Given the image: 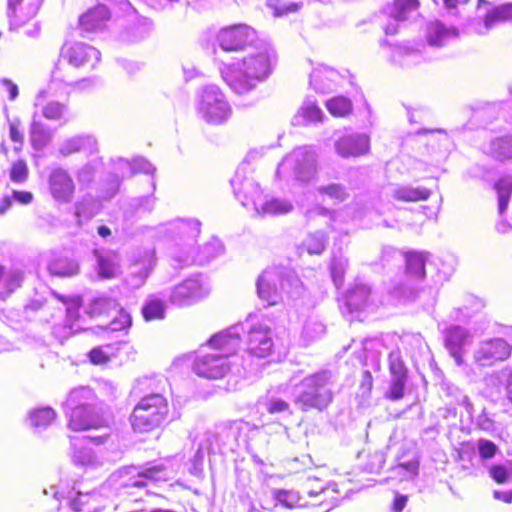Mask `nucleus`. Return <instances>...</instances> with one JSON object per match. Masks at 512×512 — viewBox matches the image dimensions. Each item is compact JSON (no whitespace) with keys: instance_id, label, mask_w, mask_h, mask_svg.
<instances>
[{"instance_id":"37","label":"nucleus","mask_w":512,"mask_h":512,"mask_svg":"<svg viewBox=\"0 0 512 512\" xmlns=\"http://www.w3.org/2000/svg\"><path fill=\"white\" fill-rule=\"evenodd\" d=\"M418 6V0H395L388 13L395 21H405L417 14Z\"/></svg>"},{"instance_id":"60","label":"nucleus","mask_w":512,"mask_h":512,"mask_svg":"<svg viewBox=\"0 0 512 512\" xmlns=\"http://www.w3.org/2000/svg\"><path fill=\"white\" fill-rule=\"evenodd\" d=\"M28 177V167L23 160H18L13 163L10 170V179L14 183H23Z\"/></svg>"},{"instance_id":"5","label":"nucleus","mask_w":512,"mask_h":512,"mask_svg":"<svg viewBox=\"0 0 512 512\" xmlns=\"http://www.w3.org/2000/svg\"><path fill=\"white\" fill-rule=\"evenodd\" d=\"M258 297L268 306L276 305L283 301L284 295L295 299L303 291V286L296 274L283 268H269L258 277Z\"/></svg>"},{"instance_id":"1","label":"nucleus","mask_w":512,"mask_h":512,"mask_svg":"<svg viewBox=\"0 0 512 512\" xmlns=\"http://www.w3.org/2000/svg\"><path fill=\"white\" fill-rule=\"evenodd\" d=\"M155 382L154 378L143 377L138 379L132 388V395L140 398L129 418L134 432L153 431L168 415V402L160 393L154 392Z\"/></svg>"},{"instance_id":"17","label":"nucleus","mask_w":512,"mask_h":512,"mask_svg":"<svg viewBox=\"0 0 512 512\" xmlns=\"http://www.w3.org/2000/svg\"><path fill=\"white\" fill-rule=\"evenodd\" d=\"M473 338V334L470 330L459 325H451L445 330V347L458 366L464 364L463 357L466 353V348L472 344Z\"/></svg>"},{"instance_id":"41","label":"nucleus","mask_w":512,"mask_h":512,"mask_svg":"<svg viewBox=\"0 0 512 512\" xmlns=\"http://www.w3.org/2000/svg\"><path fill=\"white\" fill-rule=\"evenodd\" d=\"M487 153L497 160H512V134L492 140Z\"/></svg>"},{"instance_id":"14","label":"nucleus","mask_w":512,"mask_h":512,"mask_svg":"<svg viewBox=\"0 0 512 512\" xmlns=\"http://www.w3.org/2000/svg\"><path fill=\"white\" fill-rule=\"evenodd\" d=\"M511 346L502 338L485 339L473 350L474 363L479 367H491L509 358Z\"/></svg>"},{"instance_id":"25","label":"nucleus","mask_w":512,"mask_h":512,"mask_svg":"<svg viewBox=\"0 0 512 512\" xmlns=\"http://www.w3.org/2000/svg\"><path fill=\"white\" fill-rule=\"evenodd\" d=\"M323 110L312 97H306L297 112L291 119L293 126H309L323 123L325 119Z\"/></svg>"},{"instance_id":"30","label":"nucleus","mask_w":512,"mask_h":512,"mask_svg":"<svg viewBox=\"0 0 512 512\" xmlns=\"http://www.w3.org/2000/svg\"><path fill=\"white\" fill-rule=\"evenodd\" d=\"M339 77L336 70L321 65L312 71L310 85L316 92L326 93L336 86Z\"/></svg>"},{"instance_id":"35","label":"nucleus","mask_w":512,"mask_h":512,"mask_svg":"<svg viewBox=\"0 0 512 512\" xmlns=\"http://www.w3.org/2000/svg\"><path fill=\"white\" fill-rule=\"evenodd\" d=\"M89 440L86 437L72 439V460L77 465L95 466L97 459L91 448L87 447Z\"/></svg>"},{"instance_id":"28","label":"nucleus","mask_w":512,"mask_h":512,"mask_svg":"<svg viewBox=\"0 0 512 512\" xmlns=\"http://www.w3.org/2000/svg\"><path fill=\"white\" fill-rule=\"evenodd\" d=\"M78 152L90 154L97 152L96 138L90 134L76 135L64 140L59 147V153L63 156Z\"/></svg>"},{"instance_id":"8","label":"nucleus","mask_w":512,"mask_h":512,"mask_svg":"<svg viewBox=\"0 0 512 512\" xmlns=\"http://www.w3.org/2000/svg\"><path fill=\"white\" fill-rule=\"evenodd\" d=\"M197 115L211 125H223L233 114L224 92L214 84L204 86L196 102Z\"/></svg>"},{"instance_id":"21","label":"nucleus","mask_w":512,"mask_h":512,"mask_svg":"<svg viewBox=\"0 0 512 512\" xmlns=\"http://www.w3.org/2000/svg\"><path fill=\"white\" fill-rule=\"evenodd\" d=\"M336 153L342 158L359 157L370 150V139L362 133L347 134L334 143Z\"/></svg>"},{"instance_id":"59","label":"nucleus","mask_w":512,"mask_h":512,"mask_svg":"<svg viewBox=\"0 0 512 512\" xmlns=\"http://www.w3.org/2000/svg\"><path fill=\"white\" fill-rule=\"evenodd\" d=\"M406 380L407 377H392L386 397L391 400L401 399L404 395Z\"/></svg>"},{"instance_id":"53","label":"nucleus","mask_w":512,"mask_h":512,"mask_svg":"<svg viewBox=\"0 0 512 512\" xmlns=\"http://www.w3.org/2000/svg\"><path fill=\"white\" fill-rule=\"evenodd\" d=\"M420 58L418 51L409 46H399L393 53V60L402 66H409Z\"/></svg>"},{"instance_id":"62","label":"nucleus","mask_w":512,"mask_h":512,"mask_svg":"<svg viewBox=\"0 0 512 512\" xmlns=\"http://www.w3.org/2000/svg\"><path fill=\"white\" fill-rule=\"evenodd\" d=\"M325 333V326L318 321H309L303 328V336L308 340H314Z\"/></svg>"},{"instance_id":"48","label":"nucleus","mask_w":512,"mask_h":512,"mask_svg":"<svg viewBox=\"0 0 512 512\" xmlns=\"http://www.w3.org/2000/svg\"><path fill=\"white\" fill-rule=\"evenodd\" d=\"M224 253L223 243L218 238H212L196 253V261L199 263L208 262Z\"/></svg>"},{"instance_id":"11","label":"nucleus","mask_w":512,"mask_h":512,"mask_svg":"<svg viewBox=\"0 0 512 512\" xmlns=\"http://www.w3.org/2000/svg\"><path fill=\"white\" fill-rule=\"evenodd\" d=\"M90 312L93 315H110L116 313V316L106 326L109 331H121L130 327L132 320L128 312H126L119 304L116 292H104L95 297L90 304Z\"/></svg>"},{"instance_id":"19","label":"nucleus","mask_w":512,"mask_h":512,"mask_svg":"<svg viewBox=\"0 0 512 512\" xmlns=\"http://www.w3.org/2000/svg\"><path fill=\"white\" fill-rule=\"evenodd\" d=\"M156 264L153 250H145L133 256L127 276V283L133 288L141 287Z\"/></svg>"},{"instance_id":"40","label":"nucleus","mask_w":512,"mask_h":512,"mask_svg":"<svg viewBox=\"0 0 512 512\" xmlns=\"http://www.w3.org/2000/svg\"><path fill=\"white\" fill-rule=\"evenodd\" d=\"M98 212L96 200L91 195L83 196L75 204V218L79 226L93 218Z\"/></svg>"},{"instance_id":"10","label":"nucleus","mask_w":512,"mask_h":512,"mask_svg":"<svg viewBox=\"0 0 512 512\" xmlns=\"http://www.w3.org/2000/svg\"><path fill=\"white\" fill-rule=\"evenodd\" d=\"M240 334L245 328L248 330L247 349L249 353L258 358H265L272 352L274 342L269 320L258 315L250 314L243 324Z\"/></svg>"},{"instance_id":"46","label":"nucleus","mask_w":512,"mask_h":512,"mask_svg":"<svg viewBox=\"0 0 512 512\" xmlns=\"http://www.w3.org/2000/svg\"><path fill=\"white\" fill-rule=\"evenodd\" d=\"M495 189L498 194V211L502 215L508 206L510 195L512 193V176L501 178L496 184Z\"/></svg>"},{"instance_id":"56","label":"nucleus","mask_w":512,"mask_h":512,"mask_svg":"<svg viewBox=\"0 0 512 512\" xmlns=\"http://www.w3.org/2000/svg\"><path fill=\"white\" fill-rule=\"evenodd\" d=\"M155 205V199L152 196H141L131 200L129 206L133 213L144 214L150 213Z\"/></svg>"},{"instance_id":"32","label":"nucleus","mask_w":512,"mask_h":512,"mask_svg":"<svg viewBox=\"0 0 512 512\" xmlns=\"http://www.w3.org/2000/svg\"><path fill=\"white\" fill-rule=\"evenodd\" d=\"M512 21V4L507 3L492 8L485 16L483 25L476 29L478 34H486L496 25Z\"/></svg>"},{"instance_id":"49","label":"nucleus","mask_w":512,"mask_h":512,"mask_svg":"<svg viewBox=\"0 0 512 512\" xmlns=\"http://www.w3.org/2000/svg\"><path fill=\"white\" fill-rule=\"evenodd\" d=\"M327 243V237L323 232L317 231L310 233L302 242V247L309 254H321Z\"/></svg>"},{"instance_id":"18","label":"nucleus","mask_w":512,"mask_h":512,"mask_svg":"<svg viewBox=\"0 0 512 512\" xmlns=\"http://www.w3.org/2000/svg\"><path fill=\"white\" fill-rule=\"evenodd\" d=\"M376 305L371 288L364 283H355L344 295L341 309L343 313L352 314L374 308Z\"/></svg>"},{"instance_id":"34","label":"nucleus","mask_w":512,"mask_h":512,"mask_svg":"<svg viewBox=\"0 0 512 512\" xmlns=\"http://www.w3.org/2000/svg\"><path fill=\"white\" fill-rule=\"evenodd\" d=\"M458 32L453 27H446L442 23L435 21L427 26V40L431 46H442L452 38H456Z\"/></svg>"},{"instance_id":"64","label":"nucleus","mask_w":512,"mask_h":512,"mask_svg":"<svg viewBox=\"0 0 512 512\" xmlns=\"http://www.w3.org/2000/svg\"><path fill=\"white\" fill-rule=\"evenodd\" d=\"M489 473L497 483H505L511 475L510 469L504 465L492 466Z\"/></svg>"},{"instance_id":"6","label":"nucleus","mask_w":512,"mask_h":512,"mask_svg":"<svg viewBox=\"0 0 512 512\" xmlns=\"http://www.w3.org/2000/svg\"><path fill=\"white\" fill-rule=\"evenodd\" d=\"M96 396L89 387H78L70 391L65 403L68 426L74 431L99 428L105 420L96 412Z\"/></svg>"},{"instance_id":"51","label":"nucleus","mask_w":512,"mask_h":512,"mask_svg":"<svg viewBox=\"0 0 512 512\" xmlns=\"http://www.w3.org/2000/svg\"><path fill=\"white\" fill-rule=\"evenodd\" d=\"M142 313L146 320L163 318L165 313L163 301L154 296L149 297L142 308Z\"/></svg>"},{"instance_id":"3","label":"nucleus","mask_w":512,"mask_h":512,"mask_svg":"<svg viewBox=\"0 0 512 512\" xmlns=\"http://www.w3.org/2000/svg\"><path fill=\"white\" fill-rule=\"evenodd\" d=\"M241 330L240 325H233L212 336L209 344L219 353L198 356L193 364L195 373L208 379L223 377L229 370L227 357L233 355L240 346Z\"/></svg>"},{"instance_id":"22","label":"nucleus","mask_w":512,"mask_h":512,"mask_svg":"<svg viewBox=\"0 0 512 512\" xmlns=\"http://www.w3.org/2000/svg\"><path fill=\"white\" fill-rule=\"evenodd\" d=\"M133 474L129 482L123 483L125 487H144L147 481H167L172 478L174 469L163 463L151 465L141 471H136V468H130L127 474Z\"/></svg>"},{"instance_id":"58","label":"nucleus","mask_w":512,"mask_h":512,"mask_svg":"<svg viewBox=\"0 0 512 512\" xmlns=\"http://www.w3.org/2000/svg\"><path fill=\"white\" fill-rule=\"evenodd\" d=\"M135 169L134 160L132 162L123 158L114 160V170L117 178H129L135 174Z\"/></svg>"},{"instance_id":"23","label":"nucleus","mask_w":512,"mask_h":512,"mask_svg":"<svg viewBox=\"0 0 512 512\" xmlns=\"http://www.w3.org/2000/svg\"><path fill=\"white\" fill-rule=\"evenodd\" d=\"M96 83L97 79L95 77L83 78L79 81H75L74 76L72 74V69L68 67L65 63H62L60 60H57L51 72L49 90L56 91L58 84L73 86L77 89H87L95 86Z\"/></svg>"},{"instance_id":"47","label":"nucleus","mask_w":512,"mask_h":512,"mask_svg":"<svg viewBox=\"0 0 512 512\" xmlns=\"http://www.w3.org/2000/svg\"><path fill=\"white\" fill-rule=\"evenodd\" d=\"M266 5L275 17H282L299 11L303 3L287 0H267Z\"/></svg>"},{"instance_id":"42","label":"nucleus","mask_w":512,"mask_h":512,"mask_svg":"<svg viewBox=\"0 0 512 512\" xmlns=\"http://www.w3.org/2000/svg\"><path fill=\"white\" fill-rule=\"evenodd\" d=\"M48 270L55 276L71 277L78 274L79 265L72 259L57 258L49 263Z\"/></svg>"},{"instance_id":"45","label":"nucleus","mask_w":512,"mask_h":512,"mask_svg":"<svg viewBox=\"0 0 512 512\" xmlns=\"http://www.w3.org/2000/svg\"><path fill=\"white\" fill-rule=\"evenodd\" d=\"M271 495L277 504H280L286 508L293 509L301 506V496L298 491L273 489L271 491Z\"/></svg>"},{"instance_id":"52","label":"nucleus","mask_w":512,"mask_h":512,"mask_svg":"<svg viewBox=\"0 0 512 512\" xmlns=\"http://www.w3.org/2000/svg\"><path fill=\"white\" fill-rule=\"evenodd\" d=\"M393 478L399 481L411 480L418 474V462L409 461L407 463H400L393 467L391 470Z\"/></svg>"},{"instance_id":"24","label":"nucleus","mask_w":512,"mask_h":512,"mask_svg":"<svg viewBox=\"0 0 512 512\" xmlns=\"http://www.w3.org/2000/svg\"><path fill=\"white\" fill-rule=\"evenodd\" d=\"M43 0H8L10 24L20 27L35 17Z\"/></svg>"},{"instance_id":"27","label":"nucleus","mask_w":512,"mask_h":512,"mask_svg":"<svg viewBox=\"0 0 512 512\" xmlns=\"http://www.w3.org/2000/svg\"><path fill=\"white\" fill-rule=\"evenodd\" d=\"M110 19V11L108 8L99 4L79 17V27L83 32L102 31Z\"/></svg>"},{"instance_id":"61","label":"nucleus","mask_w":512,"mask_h":512,"mask_svg":"<svg viewBox=\"0 0 512 512\" xmlns=\"http://www.w3.org/2000/svg\"><path fill=\"white\" fill-rule=\"evenodd\" d=\"M477 449L482 459H491L498 452L497 445L487 439L481 438L477 441Z\"/></svg>"},{"instance_id":"31","label":"nucleus","mask_w":512,"mask_h":512,"mask_svg":"<svg viewBox=\"0 0 512 512\" xmlns=\"http://www.w3.org/2000/svg\"><path fill=\"white\" fill-rule=\"evenodd\" d=\"M23 280L24 274L21 269L0 265V299L8 298L21 287Z\"/></svg>"},{"instance_id":"16","label":"nucleus","mask_w":512,"mask_h":512,"mask_svg":"<svg viewBox=\"0 0 512 512\" xmlns=\"http://www.w3.org/2000/svg\"><path fill=\"white\" fill-rule=\"evenodd\" d=\"M256 38V32L253 28L238 24L221 29L216 41L223 51H238L251 45Z\"/></svg>"},{"instance_id":"38","label":"nucleus","mask_w":512,"mask_h":512,"mask_svg":"<svg viewBox=\"0 0 512 512\" xmlns=\"http://www.w3.org/2000/svg\"><path fill=\"white\" fill-rule=\"evenodd\" d=\"M431 191L424 187L397 186L392 190V197L399 201L415 202L426 200Z\"/></svg>"},{"instance_id":"29","label":"nucleus","mask_w":512,"mask_h":512,"mask_svg":"<svg viewBox=\"0 0 512 512\" xmlns=\"http://www.w3.org/2000/svg\"><path fill=\"white\" fill-rule=\"evenodd\" d=\"M253 209L255 214L259 216H277L291 212L293 204L286 199L262 195L261 200L256 203Z\"/></svg>"},{"instance_id":"54","label":"nucleus","mask_w":512,"mask_h":512,"mask_svg":"<svg viewBox=\"0 0 512 512\" xmlns=\"http://www.w3.org/2000/svg\"><path fill=\"white\" fill-rule=\"evenodd\" d=\"M317 191L321 195H327L329 198L336 202H343L348 198V192L346 188L337 183H332L327 186H320Z\"/></svg>"},{"instance_id":"55","label":"nucleus","mask_w":512,"mask_h":512,"mask_svg":"<svg viewBox=\"0 0 512 512\" xmlns=\"http://www.w3.org/2000/svg\"><path fill=\"white\" fill-rule=\"evenodd\" d=\"M388 360L391 377H407V369L398 349L390 352Z\"/></svg>"},{"instance_id":"44","label":"nucleus","mask_w":512,"mask_h":512,"mask_svg":"<svg viewBox=\"0 0 512 512\" xmlns=\"http://www.w3.org/2000/svg\"><path fill=\"white\" fill-rule=\"evenodd\" d=\"M56 413L51 407H42L32 410L29 413L31 426L37 429H44L55 419Z\"/></svg>"},{"instance_id":"26","label":"nucleus","mask_w":512,"mask_h":512,"mask_svg":"<svg viewBox=\"0 0 512 512\" xmlns=\"http://www.w3.org/2000/svg\"><path fill=\"white\" fill-rule=\"evenodd\" d=\"M47 91L42 90L38 93L35 107L40 108L41 114L44 118L50 121H57L59 124L65 125L71 119L69 107L66 103H61L58 101H48L43 103Z\"/></svg>"},{"instance_id":"2","label":"nucleus","mask_w":512,"mask_h":512,"mask_svg":"<svg viewBox=\"0 0 512 512\" xmlns=\"http://www.w3.org/2000/svg\"><path fill=\"white\" fill-rule=\"evenodd\" d=\"M273 56V51L264 47L256 54L226 65L222 77L234 93L247 94L269 76Z\"/></svg>"},{"instance_id":"4","label":"nucleus","mask_w":512,"mask_h":512,"mask_svg":"<svg viewBox=\"0 0 512 512\" xmlns=\"http://www.w3.org/2000/svg\"><path fill=\"white\" fill-rule=\"evenodd\" d=\"M335 380L329 370H321L304 377L295 383L292 390L293 401L302 411L325 410L334 398Z\"/></svg>"},{"instance_id":"15","label":"nucleus","mask_w":512,"mask_h":512,"mask_svg":"<svg viewBox=\"0 0 512 512\" xmlns=\"http://www.w3.org/2000/svg\"><path fill=\"white\" fill-rule=\"evenodd\" d=\"M210 292V287L201 278H189L175 286L169 295V300L176 306H188Z\"/></svg>"},{"instance_id":"9","label":"nucleus","mask_w":512,"mask_h":512,"mask_svg":"<svg viewBox=\"0 0 512 512\" xmlns=\"http://www.w3.org/2000/svg\"><path fill=\"white\" fill-rule=\"evenodd\" d=\"M173 233V259L179 265H191L196 261V239L200 234V222L195 219H176L169 223Z\"/></svg>"},{"instance_id":"43","label":"nucleus","mask_w":512,"mask_h":512,"mask_svg":"<svg viewBox=\"0 0 512 512\" xmlns=\"http://www.w3.org/2000/svg\"><path fill=\"white\" fill-rule=\"evenodd\" d=\"M407 273L415 278L425 276L426 254L423 252H410L405 256Z\"/></svg>"},{"instance_id":"12","label":"nucleus","mask_w":512,"mask_h":512,"mask_svg":"<svg viewBox=\"0 0 512 512\" xmlns=\"http://www.w3.org/2000/svg\"><path fill=\"white\" fill-rule=\"evenodd\" d=\"M236 199L244 207H252L261 200L263 195L258 182L253 177V172L248 164L238 166L234 176L230 180Z\"/></svg>"},{"instance_id":"36","label":"nucleus","mask_w":512,"mask_h":512,"mask_svg":"<svg viewBox=\"0 0 512 512\" xmlns=\"http://www.w3.org/2000/svg\"><path fill=\"white\" fill-rule=\"evenodd\" d=\"M484 307V303L473 295H468L464 299V303L455 308L452 312L451 318L454 321L465 322L469 320L474 314L480 312Z\"/></svg>"},{"instance_id":"57","label":"nucleus","mask_w":512,"mask_h":512,"mask_svg":"<svg viewBox=\"0 0 512 512\" xmlns=\"http://www.w3.org/2000/svg\"><path fill=\"white\" fill-rule=\"evenodd\" d=\"M348 266V260L346 258H334L331 263V276L334 284L339 287L343 283L344 274Z\"/></svg>"},{"instance_id":"7","label":"nucleus","mask_w":512,"mask_h":512,"mask_svg":"<svg viewBox=\"0 0 512 512\" xmlns=\"http://www.w3.org/2000/svg\"><path fill=\"white\" fill-rule=\"evenodd\" d=\"M317 172V153L312 146H300L279 163L276 177L287 183H307Z\"/></svg>"},{"instance_id":"33","label":"nucleus","mask_w":512,"mask_h":512,"mask_svg":"<svg viewBox=\"0 0 512 512\" xmlns=\"http://www.w3.org/2000/svg\"><path fill=\"white\" fill-rule=\"evenodd\" d=\"M97 261V272L101 278L110 279L117 276L119 272V257L115 252L94 251Z\"/></svg>"},{"instance_id":"20","label":"nucleus","mask_w":512,"mask_h":512,"mask_svg":"<svg viewBox=\"0 0 512 512\" xmlns=\"http://www.w3.org/2000/svg\"><path fill=\"white\" fill-rule=\"evenodd\" d=\"M48 183L50 194L57 203L67 204L71 202L75 192V184L67 171L61 168L53 170Z\"/></svg>"},{"instance_id":"39","label":"nucleus","mask_w":512,"mask_h":512,"mask_svg":"<svg viewBox=\"0 0 512 512\" xmlns=\"http://www.w3.org/2000/svg\"><path fill=\"white\" fill-rule=\"evenodd\" d=\"M30 137L33 147L37 150L44 148L52 138V132L49 127L37 119V112L33 116Z\"/></svg>"},{"instance_id":"13","label":"nucleus","mask_w":512,"mask_h":512,"mask_svg":"<svg viewBox=\"0 0 512 512\" xmlns=\"http://www.w3.org/2000/svg\"><path fill=\"white\" fill-rule=\"evenodd\" d=\"M101 59V53L95 47L82 42H66L60 49L58 60L68 67L95 68Z\"/></svg>"},{"instance_id":"50","label":"nucleus","mask_w":512,"mask_h":512,"mask_svg":"<svg viewBox=\"0 0 512 512\" xmlns=\"http://www.w3.org/2000/svg\"><path fill=\"white\" fill-rule=\"evenodd\" d=\"M327 110L336 117H344L352 111V102L344 96H337L326 102Z\"/></svg>"},{"instance_id":"63","label":"nucleus","mask_w":512,"mask_h":512,"mask_svg":"<svg viewBox=\"0 0 512 512\" xmlns=\"http://www.w3.org/2000/svg\"><path fill=\"white\" fill-rule=\"evenodd\" d=\"M266 408L271 414L284 412L290 413L288 402L278 397H271L266 403Z\"/></svg>"}]
</instances>
